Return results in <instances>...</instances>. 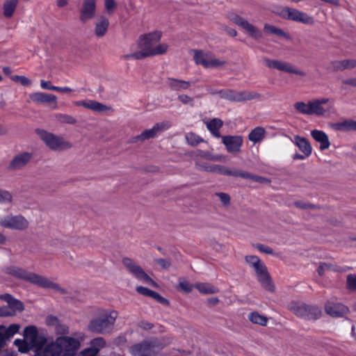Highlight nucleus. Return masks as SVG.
I'll list each match as a JSON object with an SVG mask.
<instances>
[{
  "instance_id": "f257e3e1",
  "label": "nucleus",
  "mask_w": 356,
  "mask_h": 356,
  "mask_svg": "<svg viewBox=\"0 0 356 356\" xmlns=\"http://www.w3.org/2000/svg\"><path fill=\"white\" fill-rule=\"evenodd\" d=\"M161 38V33L155 31L142 35L138 40V51L127 54L125 59H143L149 56L164 54L168 51L167 43H159Z\"/></svg>"
},
{
  "instance_id": "f03ea898",
  "label": "nucleus",
  "mask_w": 356,
  "mask_h": 356,
  "mask_svg": "<svg viewBox=\"0 0 356 356\" xmlns=\"http://www.w3.org/2000/svg\"><path fill=\"white\" fill-rule=\"evenodd\" d=\"M80 347L81 342L78 339L62 336L44 348L35 349V356H76Z\"/></svg>"
},
{
  "instance_id": "7ed1b4c3",
  "label": "nucleus",
  "mask_w": 356,
  "mask_h": 356,
  "mask_svg": "<svg viewBox=\"0 0 356 356\" xmlns=\"http://www.w3.org/2000/svg\"><path fill=\"white\" fill-rule=\"evenodd\" d=\"M6 272L19 279L27 281L33 284L37 285L44 289H52L61 293H65V291L58 284L51 282L47 277L36 274L35 273L29 272L25 269L10 266L7 268Z\"/></svg>"
},
{
  "instance_id": "20e7f679",
  "label": "nucleus",
  "mask_w": 356,
  "mask_h": 356,
  "mask_svg": "<svg viewBox=\"0 0 356 356\" xmlns=\"http://www.w3.org/2000/svg\"><path fill=\"white\" fill-rule=\"evenodd\" d=\"M118 312L114 310L99 311L96 317L90 320L88 329L95 333L106 334L110 332L115 325Z\"/></svg>"
},
{
  "instance_id": "39448f33",
  "label": "nucleus",
  "mask_w": 356,
  "mask_h": 356,
  "mask_svg": "<svg viewBox=\"0 0 356 356\" xmlns=\"http://www.w3.org/2000/svg\"><path fill=\"white\" fill-rule=\"evenodd\" d=\"M245 261L254 269L256 273L258 281L266 289L272 291L273 286L271 284L270 277L264 262L254 255H248L245 257Z\"/></svg>"
},
{
  "instance_id": "423d86ee",
  "label": "nucleus",
  "mask_w": 356,
  "mask_h": 356,
  "mask_svg": "<svg viewBox=\"0 0 356 356\" xmlns=\"http://www.w3.org/2000/svg\"><path fill=\"white\" fill-rule=\"evenodd\" d=\"M36 133L45 145L53 151H65L72 147V143L63 136L55 135L42 129H37Z\"/></svg>"
},
{
  "instance_id": "0eeeda50",
  "label": "nucleus",
  "mask_w": 356,
  "mask_h": 356,
  "mask_svg": "<svg viewBox=\"0 0 356 356\" xmlns=\"http://www.w3.org/2000/svg\"><path fill=\"white\" fill-rule=\"evenodd\" d=\"M165 346L161 340L154 339L145 341L131 347L134 356H152L157 355Z\"/></svg>"
},
{
  "instance_id": "6e6552de",
  "label": "nucleus",
  "mask_w": 356,
  "mask_h": 356,
  "mask_svg": "<svg viewBox=\"0 0 356 356\" xmlns=\"http://www.w3.org/2000/svg\"><path fill=\"white\" fill-rule=\"evenodd\" d=\"M276 13L283 19L305 24H313L314 22L313 18L307 13L287 6L280 7Z\"/></svg>"
},
{
  "instance_id": "1a4fd4ad",
  "label": "nucleus",
  "mask_w": 356,
  "mask_h": 356,
  "mask_svg": "<svg viewBox=\"0 0 356 356\" xmlns=\"http://www.w3.org/2000/svg\"><path fill=\"white\" fill-rule=\"evenodd\" d=\"M122 264L127 270L138 280L141 282L157 287L158 284L154 281L145 270L138 265L134 261L129 258H124Z\"/></svg>"
},
{
  "instance_id": "9d476101",
  "label": "nucleus",
  "mask_w": 356,
  "mask_h": 356,
  "mask_svg": "<svg viewBox=\"0 0 356 356\" xmlns=\"http://www.w3.org/2000/svg\"><path fill=\"white\" fill-rule=\"evenodd\" d=\"M263 63L266 67L270 69L277 70L302 77L307 75L306 72L298 69L293 65L286 61L265 58L263 60Z\"/></svg>"
},
{
  "instance_id": "9b49d317",
  "label": "nucleus",
  "mask_w": 356,
  "mask_h": 356,
  "mask_svg": "<svg viewBox=\"0 0 356 356\" xmlns=\"http://www.w3.org/2000/svg\"><path fill=\"white\" fill-rule=\"evenodd\" d=\"M29 221L22 215H0V227L4 229L24 230L29 227Z\"/></svg>"
},
{
  "instance_id": "f8f14e48",
  "label": "nucleus",
  "mask_w": 356,
  "mask_h": 356,
  "mask_svg": "<svg viewBox=\"0 0 356 356\" xmlns=\"http://www.w3.org/2000/svg\"><path fill=\"white\" fill-rule=\"evenodd\" d=\"M193 58L198 65H202L205 68H215L224 65L225 60L217 58L212 53L203 51H194Z\"/></svg>"
},
{
  "instance_id": "ddd939ff",
  "label": "nucleus",
  "mask_w": 356,
  "mask_h": 356,
  "mask_svg": "<svg viewBox=\"0 0 356 356\" xmlns=\"http://www.w3.org/2000/svg\"><path fill=\"white\" fill-rule=\"evenodd\" d=\"M24 338L29 341L35 349H40L47 343V339L44 336L39 334L38 328L35 325H29L24 330Z\"/></svg>"
},
{
  "instance_id": "4468645a",
  "label": "nucleus",
  "mask_w": 356,
  "mask_h": 356,
  "mask_svg": "<svg viewBox=\"0 0 356 356\" xmlns=\"http://www.w3.org/2000/svg\"><path fill=\"white\" fill-rule=\"evenodd\" d=\"M229 19L235 24L244 29L254 39L258 40L261 38V32L256 26L250 24L248 21L241 17V16L237 15H232L229 16Z\"/></svg>"
},
{
  "instance_id": "2eb2a0df",
  "label": "nucleus",
  "mask_w": 356,
  "mask_h": 356,
  "mask_svg": "<svg viewBox=\"0 0 356 356\" xmlns=\"http://www.w3.org/2000/svg\"><path fill=\"white\" fill-rule=\"evenodd\" d=\"M196 166L200 170L237 177V169L236 168H229L223 165H211L206 163H196Z\"/></svg>"
},
{
  "instance_id": "dca6fc26",
  "label": "nucleus",
  "mask_w": 356,
  "mask_h": 356,
  "mask_svg": "<svg viewBox=\"0 0 356 356\" xmlns=\"http://www.w3.org/2000/svg\"><path fill=\"white\" fill-rule=\"evenodd\" d=\"M170 124L168 122H161L155 124L152 128L145 129L140 134L136 137V140L144 141L150 138H154L160 133L168 129Z\"/></svg>"
},
{
  "instance_id": "f3484780",
  "label": "nucleus",
  "mask_w": 356,
  "mask_h": 356,
  "mask_svg": "<svg viewBox=\"0 0 356 356\" xmlns=\"http://www.w3.org/2000/svg\"><path fill=\"white\" fill-rule=\"evenodd\" d=\"M97 0H83L79 11V20L86 23L92 19L96 13Z\"/></svg>"
},
{
  "instance_id": "a211bd4d",
  "label": "nucleus",
  "mask_w": 356,
  "mask_h": 356,
  "mask_svg": "<svg viewBox=\"0 0 356 356\" xmlns=\"http://www.w3.org/2000/svg\"><path fill=\"white\" fill-rule=\"evenodd\" d=\"M33 158V154L24 152L16 154L13 156L9 165L8 169L12 171L19 170L24 168L27 164L31 161Z\"/></svg>"
},
{
  "instance_id": "6ab92c4d",
  "label": "nucleus",
  "mask_w": 356,
  "mask_h": 356,
  "mask_svg": "<svg viewBox=\"0 0 356 356\" xmlns=\"http://www.w3.org/2000/svg\"><path fill=\"white\" fill-rule=\"evenodd\" d=\"M74 106H82L86 108L90 109L95 112L103 113L108 111H113L112 107L106 106L102 103L95 100L86 99V100H79L74 101L72 102Z\"/></svg>"
},
{
  "instance_id": "aec40b11",
  "label": "nucleus",
  "mask_w": 356,
  "mask_h": 356,
  "mask_svg": "<svg viewBox=\"0 0 356 356\" xmlns=\"http://www.w3.org/2000/svg\"><path fill=\"white\" fill-rule=\"evenodd\" d=\"M326 313L334 318L343 317L349 312V309L346 305L333 301H329L325 305Z\"/></svg>"
},
{
  "instance_id": "412c9836",
  "label": "nucleus",
  "mask_w": 356,
  "mask_h": 356,
  "mask_svg": "<svg viewBox=\"0 0 356 356\" xmlns=\"http://www.w3.org/2000/svg\"><path fill=\"white\" fill-rule=\"evenodd\" d=\"M222 142L228 152L234 154L240 151L243 140L241 136H225L222 137Z\"/></svg>"
},
{
  "instance_id": "4be33fe9",
  "label": "nucleus",
  "mask_w": 356,
  "mask_h": 356,
  "mask_svg": "<svg viewBox=\"0 0 356 356\" xmlns=\"http://www.w3.org/2000/svg\"><path fill=\"white\" fill-rule=\"evenodd\" d=\"M20 329L19 324H11L8 327L0 325V351L6 346V342L10 339Z\"/></svg>"
},
{
  "instance_id": "5701e85b",
  "label": "nucleus",
  "mask_w": 356,
  "mask_h": 356,
  "mask_svg": "<svg viewBox=\"0 0 356 356\" xmlns=\"http://www.w3.org/2000/svg\"><path fill=\"white\" fill-rule=\"evenodd\" d=\"M31 99L36 104H51L53 109H57V97L53 94L42 92H33L30 95Z\"/></svg>"
},
{
  "instance_id": "b1692460",
  "label": "nucleus",
  "mask_w": 356,
  "mask_h": 356,
  "mask_svg": "<svg viewBox=\"0 0 356 356\" xmlns=\"http://www.w3.org/2000/svg\"><path fill=\"white\" fill-rule=\"evenodd\" d=\"M330 102L328 98L314 99L310 101L311 115L324 116L329 111V108H325L324 104Z\"/></svg>"
},
{
  "instance_id": "393cba45",
  "label": "nucleus",
  "mask_w": 356,
  "mask_h": 356,
  "mask_svg": "<svg viewBox=\"0 0 356 356\" xmlns=\"http://www.w3.org/2000/svg\"><path fill=\"white\" fill-rule=\"evenodd\" d=\"M167 87L172 91L183 92L188 90L191 86V82L169 77L166 80Z\"/></svg>"
},
{
  "instance_id": "a878e982",
  "label": "nucleus",
  "mask_w": 356,
  "mask_h": 356,
  "mask_svg": "<svg viewBox=\"0 0 356 356\" xmlns=\"http://www.w3.org/2000/svg\"><path fill=\"white\" fill-rule=\"evenodd\" d=\"M259 95L257 93L252 92L248 90H231L230 97L229 101L232 102H243L250 100L258 97Z\"/></svg>"
},
{
  "instance_id": "bb28decb",
  "label": "nucleus",
  "mask_w": 356,
  "mask_h": 356,
  "mask_svg": "<svg viewBox=\"0 0 356 356\" xmlns=\"http://www.w3.org/2000/svg\"><path fill=\"white\" fill-rule=\"evenodd\" d=\"M312 137L320 144L319 149L323 151L327 149L330 146V143L327 135L323 131L314 129L311 131Z\"/></svg>"
},
{
  "instance_id": "cd10ccee",
  "label": "nucleus",
  "mask_w": 356,
  "mask_h": 356,
  "mask_svg": "<svg viewBox=\"0 0 356 356\" xmlns=\"http://www.w3.org/2000/svg\"><path fill=\"white\" fill-rule=\"evenodd\" d=\"M291 140L298 147L299 149L306 156H309L312 154V148L309 141L300 136H295Z\"/></svg>"
},
{
  "instance_id": "c85d7f7f",
  "label": "nucleus",
  "mask_w": 356,
  "mask_h": 356,
  "mask_svg": "<svg viewBox=\"0 0 356 356\" xmlns=\"http://www.w3.org/2000/svg\"><path fill=\"white\" fill-rule=\"evenodd\" d=\"M109 26L108 19L104 17H99L95 23V33L98 38L104 36L108 31Z\"/></svg>"
},
{
  "instance_id": "c756f323",
  "label": "nucleus",
  "mask_w": 356,
  "mask_h": 356,
  "mask_svg": "<svg viewBox=\"0 0 356 356\" xmlns=\"http://www.w3.org/2000/svg\"><path fill=\"white\" fill-rule=\"evenodd\" d=\"M356 67V60H335L330 63V68L334 71H341Z\"/></svg>"
},
{
  "instance_id": "7c9ffc66",
  "label": "nucleus",
  "mask_w": 356,
  "mask_h": 356,
  "mask_svg": "<svg viewBox=\"0 0 356 356\" xmlns=\"http://www.w3.org/2000/svg\"><path fill=\"white\" fill-rule=\"evenodd\" d=\"M3 300L7 302L8 307H6L10 312H13V315H15L16 312H21L24 309L22 302L14 298L10 294L3 295Z\"/></svg>"
},
{
  "instance_id": "2f4dec72",
  "label": "nucleus",
  "mask_w": 356,
  "mask_h": 356,
  "mask_svg": "<svg viewBox=\"0 0 356 356\" xmlns=\"http://www.w3.org/2000/svg\"><path fill=\"white\" fill-rule=\"evenodd\" d=\"M207 127L211 134L216 138H222L219 131L220 129L222 127L223 122L219 118H213L207 122Z\"/></svg>"
},
{
  "instance_id": "473e14b6",
  "label": "nucleus",
  "mask_w": 356,
  "mask_h": 356,
  "mask_svg": "<svg viewBox=\"0 0 356 356\" xmlns=\"http://www.w3.org/2000/svg\"><path fill=\"white\" fill-rule=\"evenodd\" d=\"M236 175H237V177H239L244 178V179H251L254 181L261 183V184H269L270 182V181L268 178L261 177V176L254 175L249 173L248 172L240 171L238 170H237Z\"/></svg>"
},
{
  "instance_id": "72a5a7b5",
  "label": "nucleus",
  "mask_w": 356,
  "mask_h": 356,
  "mask_svg": "<svg viewBox=\"0 0 356 356\" xmlns=\"http://www.w3.org/2000/svg\"><path fill=\"white\" fill-rule=\"evenodd\" d=\"M265 134L266 130L261 127H257L250 132L248 138L251 142L257 143L264 139Z\"/></svg>"
},
{
  "instance_id": "f704fd0d",
  "label": "nucleus",
  "mask_w": 356,
  "mask_h": 356,
  "mask_svg": "<svg viewBox=\"0 0 356 356\" xmlns=\"http://www.w3.org/2000/svg\"><path fill=\"white\" fill-rule=\"evenodd\" d=\"M19 0H6L3 6V15L7 17L10 18L11 17L17 8V6L18 4Z\"/></svg>"
},
{
  "instance_id": "c9c22d12",
  "label": "nucleus",
  "mask_w": 356,
  "mask_h": 356,
  "mask_svg": "<svg viewBox=\"0 0 356 356\" xmlns=\"http://www.w3.org/2000/svg\"><path fill=\"white\" fill-rule=\"evenodd\" d=\"M194 287L204 294H213L218 292V289L209 283H196Z\"/></svg>"
},
{
  "instance_id": "e433bc0d",
  "label": "nucleus",
  "mask_w": 356,
  "mask_h": 356,
  "mask_svg": "<svg viewBox=\"0 0 356 356\" xmlns=\"http://www.w3.org/2000/svg\"><path fill=\"white\" fill-rule=\"evenodd\" d=\"M248 319L254 324L265 326L268 323V318L266 316L260 314L257 312H253L249 314Z\"/></svg>"
},
{
  "instance_id": "4c0bfd02",
  "label": "nucleus",
  "mask_w": 356,
  "mask_h": 356,
  "mask_svg": "<svg viewBox=\"0 0 356 356\" xmlns=\"http://www.w3.org/2000/svg\"><path fill=\"white\" fill-rule=\"evenodd\" d=\"M335 128L341 131L356 130V121L352 120H344L337 123L335 124Z\"/></svg>"
},
{
  "instance_id": "58836bf2",
  "label": "nucleus",
  "mask_w": 356,
  "mask_h": 356,
  "mask_svg": "<svg viewBox=\"0 0 356 356\" xmlns=\"http://www.w3.org/2000/svg\"><path fill=\"white\" fill-rule=\"evenodd\" d=\"M15 346L18 348V350L22 353H26L31 349H35V347L32 346L29 341L24 338V339H17L14 341Z\"/></svg>"
},
{
  "instance_id": "ea45409f",
  "label": "nucleus",
  "mask_w": 356,
  "mask_h": 356,
  "mask_svg": "<svg viewBox=\"0 0 356 356\" xmlns=\"http://www.w3.org/2000/svg\"><path fill=\"white\" fill-rule=\"evenodd\" d=\"M105 340L102 337H97L90 341L89 348L93 351V353L98 354L99 350L105 347Z\"/></svg>"
},
{
  "instance_id": "a19ab883",
  "label": "nucleus",
  "mask_w": 356,
  "mask_h": 356,
  "mask_svg": "<svg viewBox=\"0 0 356 356\" xmlns=\"http://www.w3.org/2000/svg\"><path fill=\"white\" fill-rule=\"evenodd\" d=\"M264 30L268 33L277 35L285 38H289V35L286 33L275 26L266 24L264 26Z\"/></svg>"
},
{
  "instance_id": "79ce46f5",
  "label": "nucleus",
  "mask_w": 356,
  "mask_h": 356,
  "mask_svg": "<svg viewBox=\"0 0 356 356\" xmlns=\"http://www.w3.org/2000/svg\"><path fill=\"white\" fill-rule=\"evenodd\" d=\"M321 316V311L317 307L309 306L307 313L305 314V319L308 320H316Z\"/></svg>"
},
{
  "instance_id": "37998d69",
  "label": "nucleus",
  "mask_w": 356,
  "mask_h": 356,
  "mask_svg": "<svg viewBox=\"0 0 356 356\" xmlns=\"http://www.w3.org/2000/svg\"><path fill=\"white\" fill-rule=\"evenodd\" d=\"M294 108L300 113L311 115L310 101L307 103H305L304 102H298L294 104Z\"/></svg>"
},
{
  "instance_id": "c03bdc74",
  "label": "nucleus",
  "mask_w": 356,
  "mask_h": 356,
  "mask_svg": "<svg viewBox=\"0 0 356 356\" xmlns=\"http://www.w3.org/2000/svg\"><path fill=\"white\" fill-rule=\"evenodd\" d=\"M291 309L296 316L305 318L308 309V305L305 304H296L291 306Z\"/></svg>"
},
{
  "instance_id": "a18cd8bd",
  "label": "nucleus",
  "mask_w": 356,
  "mask_h": 356,
  "mask_svg": "<svg viewBox=\"0 0 356 356\" xmlns=\"http://www.w3.org/2000/svg\"><path fill=\"white\" fill-rule=\"evenodd\" d=\"M187 143L192 146H196L203 141V139L198 135L191 132L186 134Z\"/></svg>"
},
{
  "instance_id": "49530a36",
  "label": "nucleus",
  "mask_w": 356,
  "mask_h": 356,
  "mask_svg": "<svg viewBox=\"0 0 356 356\" xmlns=\"http://www.w3.org/2000/svg\"><path fill=\"white\" fill-rule=\"evenodd\" d=\"M56 118L60 122L70 124H74L76 122L74 117L67 114L58 113L56 115Z\"/></svg>"
},
{
  "instance_id": "de8ad7c7",
  "label": "nucleus",
  "mask_w": 356,
  "mask_h": 356,
  "mask_svg": "<svg viewBox=\"0 0 356 356\" xmlns=\"http://www.w3.org/2000/svg\"><path fill=\"white\" fill-rule=\"evenodd\" d=\"M13 200L11 193L6 190L0 189V203L8 204Z\"/></svg>"
},
{
  "instance_id": "09e8293b",
  "label": "nucleus",
  "mask_w": 356,
  "mask_h": 356,
  "mask_svg": "<svg viewBox=\"0 0 356 356\" xmlns=\"http://www.w3.org/2000/svg\"><path fill=\"white\" fill-rule=\"evenodd\" d=\"M201 156L205 159L213 161H224L225 157L222 155H214L211 154L208 152H202Z\"/></svg>"
},
{
  "instance_id": "8fccbe9b",
  "label": "nucleus",
  "mask_w": 356,
  "mask_h": 356,
  "mask_svg": "<svg viewBox=\"0 0 356 356\" xmlns=\"http://www.w3.org/2000/svg\"><path fill=\"white\" fill-rule=\"evenodd\" d=\"M208 92L213 95H218L221 98L229 100L231 90H213L208 89Z\"/></svg>"
},
{
  "instance_id": "3c124183",
  "label": "nucleus",
  "mask_w": 356,
  "mask_h": 356,
  "mask_svg": "<svg viewBox=\"0 0 356 356\" xmlns=\"http://www.w3.org/2000/svg\"><path fill=\"white\" fill-rule=\"evenodd\" d=\"M333 270V271H339L340 270L339 269H337L336 268H334L332 265L331 264H321L318 269H317V272L318 273V275L320 276H322L323 274H324V272L325 270Z\"/></svg>"
},
{
  "instance_id": "603ef678",
  "label": "nucleus",
  "mask_w": 356,
  "mask_h": 356,
  "mask_svg": "<svg viewBox=\"0 0 356 356\" xmlns=\"http://www.w3.org/2000/svg\"><path fill=\"white\" fill-rule=\"evenodd\" d=\"M347 288L350 291L356 290V275L350 274L347 276Z\"/></svg>"
},
{
  "instance_id": "864d4df0",
  "label": "nucleus",
  "mask_w": 356,
  "mask_h": 356,
  "mask_svg": "<svg viewBox=\"0 0 356 356\" xmlns=\"http://www.w3.org/2000/svg\"><path fill=\"white\" fill-rule=\"evenodd\" d=\"M177 99L183 104L190 105V106H193V104H194L193 98L187 95H185V94L179 95L177 97Z\"/></svg>"
},
{
  "instance_id": "5fc2aeb1",
  "label": "nucleus",
  "mask_w": 356,
  "mask_h": 356,
  "mask_svg": "<svg viewBox=\"0 0 356 356\" xmlns=\"http://www.w3.org/2000/svg\"><path fill=\"white\" fill-rule=\"evenodd\" d=\"M13 81L19 82L22 86H29L31 84V81L24 76L15 75L11 76Z\"/></svg>"
},
{
  "instance_id": "6e6d98bb",
  "label": "nucleus",
  "mask_w": 356,
  "mask_h": 356,
  "mask_svg": "<svg viewBox=\"0 0 356 356\" xmlns=\"http://www.w3.org/2000/svg\"><path fill=\"white\" fill-rule=\"evenodd\" d=\"M179 286L182 291L186 293L191 292L193 290V289L195 288L194 284H191L187 281L180 282Z\"/></svg>"
},
{
  "instance_id": "4d7b16f0",
  "label": "nucleus",
  "mask_w": 356,
  "mask_h": 356,
  "mask_svg": "<svg viewBox=\"0 0 356 356\" xmlns=\"http://www.w3.org/2000/svg\"><path fill=\"white\" fill-rule=\"evenodd\" d=\"M149 297L157 300L162 304L168 303V300L156 291H152Z\"/></svg>"
},
{
  "instance_id": "13d9d810",
  "label": "nucleus",
  "mask_w": 356,
  "mask_h": 356,
  "mask_svg": "<svg viewBox=\"0 0 356 356\" xmlns=\"http://www.w3.org/2000/svg\"><path fill=\"white\" fill-rule=\"evenodd\" d=\"M45 322L49 326H57L59 323V320L54 316H49L47 317Z\"/></svg>"
},
{
  "instance_id": "bf43d9fd",
  "label": "nucleus",
  "mask_w": 356,
  "mask_h": 356,
  "mask_svg": "<svg viewBox=\"0 0 356 356\" xmlns=\"http://www.w3.org/2000/svg\"><path fill=\"white\" fill-rule=\"evenodd\" d=\"M216 195L220 198V201L225 205H228L230 202V197L228 194L225 193H216Z\"/></svg>"
},
{
  "instance_id": "052dcab7",
  "label": "nucleus",
  "mask_w": 356,
  "mask_h": 356,
  "mask_svg": "<svg viewBox=\"0 0 356 356\" xmlns=\"http://www.w3.org/2000/svg\"><path fill=\"white\" fill-rule=\"evenodd\" d=\"M105 8L108 13H111L116 8V3L114 0H105Z\"/></svg>"
},
{
  "instance_id": "680f3d73",
  "label": "nucleus",
  "mask_w": 356,
  "mask_h": 356,
  "mask_svg": "<svg viewBox=\"0 0 356 356\" xmlns=\"http://www.w3.org/2000/svg\"><path fill=\"white\" fill-rule=\"evenodd\" d=\"M136 290L138 293L147 297H149L152 291V290L142 286H137Z\"/></svg>"
},
{
  "instance_id": "e2e57ef3",
  "label": "nucleus",
  "mask_w": 356,
  "mask_h": 356,
  "mask_svg": "<svg viewBox=\"0 0 356 356\" xmlns=\"http://www.w3.org/2000/svg\"><path fill=\"white\" fill-rule=\"evenodd\" d=\"M40 86L44 90H54V88H56V86L51 84L50 81H47L44 80L40 81Z\"/></svg>"
},
{
  "instance_id": "0e129e2a",
  "label": "nucleus",
  "mask_w": 356,
  "mask_h": 356,
  "mask_svg": "<svg viewBox=\"0 0 356 356\" xmlns=\"http://www.w3.org/2000/svg\"><path fill=\"white\" fill-rule=\"evenodd\" d=\"M13 316V312L9 311L6 306L0 307V317Z\"/></svg>"
},
{
  "instance_id": "69168bd1",
  "label": "nucleus",
  "mask_w": 356,
  "mask_h": 356,
  "mask_svg": "<svg viewBox=\"0 0 356 356\" xmlns=\"http://www.w3.org/2000/svg\"><path fill=\"white\" fill-rule=\"evenodd\" d=\"M156 263L161 266L163 269H166L170 267V264L168 261L164 259H159L156 260Z\"/></svg>"
},
{
  "instance_id": "338daca9",
  "label": "nucleus",
  "mask_w": 356,
  "mask_h": 356,
  "mask_svg": "<svg viewBox=\"0 0 356 356\" xmlns=\"http://www.w3.org/2000/svg\"><path fill=\"white\" fill-rule=\"evenodd\" d=\"M257 249L261 252H264V253H267V254H272L273 253V250L267 246H264L261 244H259L257 245Z\"/></svg>"
},
{
  "instance_id": "774afa93",
  "label": "nucleus",
  "mask_w": 356,
  "mask_h": 356,
  "mask_svg": "<svg viewBox=\"0 0 356 356\" xmlns=\"http://www.w3.org/2000/svg\"><path fill=\"white\" fill-rule=\"evenodd\" d=\"M54 91H57V92H65V93H68V92H71L73 91V90L69 87H59V86H56L55 88H54Z\"/></svg>"
}]
</instances>
